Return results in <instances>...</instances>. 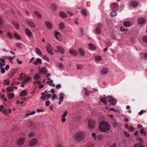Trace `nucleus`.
Listing matches in <instances>:
<instances>
[{"mask_svg":"<svg viewBox=\"0 0 147 147\" xmlns=\"http://www.w3.org/2000/svg\"><path fill=\"white\" fill-rule=\"evenodd\" d=\"M1 73L2 74H3L5 73V70L4 69V68L3 67H1Z\"/></svg>","mask_w":147,"mask_h":147,"instance_id":"obj_60","label":"nucleus"},{"mask_svg":"<svg viewBox=\"0 0 147 147\" xmlns=\"http://www.w3.org/2000/svg\"><path fill=\"white\" fill-rule=\"evenodd\" d=\"M99 128L100 131L103 132L109 131L110 128L109 124L105 121H101L99 125Z\"/></svg>","mask_w":147,"mask_h":147,"instance_id":"obj_2","label":"nucleus"},{"mask_svg":"<svg viewBox=\"0 0 147 147\" xmlns=\"http://www.w3.org/2000/svg\"><path fill=\"white\" fill-rule=\"evenodd\" d=\"M97 138L98 140L100 141L102 139V136L100 135H99L97 136Z\"/></svg>","mask_w":147,"mask_h":147,"instance_id":"obj_55","label":"nucleus"},{"mask_svg":"<svg viewBox=\"0 0 147 147\" xmlns=\"http://www.w3.org/2000/svg\"><path fill=\"white\" fill-rule=\"evenodd\" d=\"M123 25L126 27H129L131 26L130 23L128 21H125L123 23Z\"/></svg>","mask_w":147,"mask_h":147,"instance_id":"obj_23","label":"nucleus"},{"mask_svg":"<svg viewBox=\"0 0 147 147\" xmlns=\"http://www.w3.org/2000/svg\"><path fill=\"white\" fill-rule=\"evenodd\" d=\"M17 69H13L9 73V76L10 78L13 77L15 73L17 71Z\"/></svg>","mask_w":147,"mask_h":147,"instance_id":"obj_15","label":"nucleus"},{"mask_svg":"<svg viewBox=\"0 0 147 147\" xmlns=\"http://www.w3.org/2000/svg\"><path fill=\"white\" fill-rule=\"evenodd\" d=\"M56 98V95L55 94H53V95L52 96L51 98V99L53 100H54Z\"/></svg>","mask_w":147,"mask_h":147,"instance_id":"obj_63","label":"nucleus"},{"mask_svg":"<svg viewBox=\"0 0 147 147\" xmlns=\"http://www.w3.org/2000/svg\"><path fill=\"white\" fill-rule=\"evenodd\" d=\"M77 69H81L82 68V65L80 64H78L77 65Z\"/></svg>","mask_w":147,"mask_h":147,"instance_id":"obj_54","label":"nucleus"},{"mask_svg":"<svg viewBox=\"0 0 147 147\" xmlns=\"http://www.w3.org/2000/svg\"><path fill=\"white\" fill-rule=\"evenodd\" d=\"M45 24L47 28L50 30H51L53 28V26L51 23L49 21H46Z\"/></svg>","mask_w":147,"mask_h":147,"instance_id":"obj_11","label":"nucleus"},{"mask_svg":"<svg viewBox=\"0 0 147 147\" xmlns=\"http://www.w3.org/2000/svg\"><path fill=\"white\" fill-rule=\"evenodd\" d=\"M25 31L29 39L31 41H33L34 40V36L30 30L28 28H26L25 29Z\"/></svg>","mask_w":147,"mask_h":147,"instance_id":"obj_4","label":"nucleus"},{"mask_svg":"<svg viewBox=\"0 0 147 147\" xmlns=\"http://www.w3.org/2000/svg\"><path fill=\"white\" fill-rule=\"evenodd\" d=\"M42 64V61L41 59L40 58H38L33 63V65H35Z\"/></svg>","mask_w":147,"mask_h":147,"instance_id":"obj_14","label":"nucleus"},{"mask_svg":"<svg viewBox=\"0 0 147 147\" xmlns=\"http://www.w3.org/2000/svg\"><path fill=\"white\" fill-rule=\"evenodd\" d=\"M26 22L28 25L33 28H35L36 27L35 24L30 20H28Z\"/></svg>","mask_w":147,"mask_h":147,"instance_id":"obj_8","label":"nucleus"},{"mask_svg":"<svg viewBox=\"0 0 147 147\" xmlns=\"http://www.w3.org/2000/svg\"><path fill=\"white\" fill-rule=\"evenodd\" d=\"M36 51L37 54L40 56H41L43 54L42 53L41 51H40L39 49L38 48H36Z\"/></svg>","mask_w":147,"mask_h":147,"instance_id":"obj_26","label":"nucleus"},{"mask_svg":"<svg viewBox=\"0 0 147 147\" xmlns=\"http://www.w3.org/2000/svg\"><path fill=\"white\" fill-rule=\"evenodd\" d=\"M48 93H49V92L47 91V90H45L44 92H42L41 93L42 96L40 97V98H42V100H44L45 99V95Z\"/></svg>","mask_w":147,"mask_h":147,"instance_id":"obj_21","label":"nucleus"},{"mask_svg":"<svg viewBox=\"0 0 147 147\" xmlns=\"http://www.w3.org/2000/svg\"><path fill=\"white\" fill-rule=\"evenodd\" d=\"M0 111L2 112L3 113H7V110L6 109L4 108V106L1 105L0 106Z\"/></svg>","mask_w":147,"mask_h":147,"instance_id":"obj_25","label":"nucleus"},{"mask_svg":"<svg viewBox=\"0 0 147 147\" xmlns=\"http://www.w3.org/2000/svg\"><path fill=\"white\" fill-rule=\"evenodd\" d=\"M27 125L30 129H34L36 128V126L31 121H28L27 123Z\"/></svg>","mask_w":147,"mask_h":147,"instance_id":"obj_6","label":"nucleus"},{"mask_svg":"<svg viewBox=\"0 0 147 147\" xmlns=\"http://www.w3.org/2000/svg\"><path fill=\"white\" fill-rule=\"evenodd\" d=\"M95 60L97 61H99L101 60V57L100 56H95Z\"/></svg>","mask_w":147,"mask_h":147,"instance_id":"obj_45","label":"nucleus"},{"mask_svg":"<svg viewBox=\"0 0 147 147\" xmlns=\"http://www.w3.org/2000/svg\"><path fill=\"white\" fill-rule=\"evenodd\" d=\"M27 95V92L26 90H24L22 91L20 93V96H25Z\"/></svg>","mask_w":147,"mask_h":147,"instance_id":"obj_20","label":"nucleus"},{"mask_svg":"<svg viewBox=\"0 0 147 147\" xmlns=\"http://www.w3.org/2000/svg\"><path fill=\"white\" fill-rule=\"evenodd\" d=\"M7 35L8 36V37L11 39L13 38V36L11 33L9 32H8L7 33Z\"/></svg>","mask_w":147,"mask_h":147,"instance_id":"obj_47","label":"nucleus"},{"mask_svg":"<svg viewBox=\"0 0 147 147\" xmlns=\"http://www.w3.org/2000/svg\"><path fill=\"white\" fill-rule=\"evenodd\" d=\"M134 147H144V146L141 144L139 143L135 144Z\"/></svg>","mask_w":147,"mask_h":147,"instance_id":"obj_40","label":"nucleus"},{"mask_svg":"<svg viewBox=\"0 0 147 147\" xmlns=\"http://www.w3.org/2000/svg\"><path fill=\"white\" fill-rule=\"evenodd\" d=\"M80 31L81 33V34L83 36L84 34V30L82 28H81L80 29Z\"/></svg>","mask_w":147,"mask_h":147,"instance_id":"obj_58","label":"nucleus"},{"mask_svg":"<svg viewBox=\"0 0 147 147\" xmlns=\"http://www.w3.org/2000/svg\"><path fill=\"white\" fill-rule=\"evenodd\" d=\"M145 112V111L142 110L139 112V114L140 115H141Z\"/></svg>","mask_w":147,"mask_h":147,"instance_id":"obj_62","label":"nucleus"},{"mask_svg":"<svg viewBox=\"0 0 147 147\" xmlns=\"http://www.w3.org/2000/svg\"><path fill=\"white\" fill-rule=\"evenodd\" d=\"M23 75V73H22L20 75V78H19V80H22L24 78H25V75H24V77H23L22 76Z\"/></svg>","mask_w":147,"mask_h":147,"instance_id":"obj_53","label":"nucleus"},{"mask_svg":"<svg viewBox=\"0 0 147 147\" xmlns=\"http://www.w3.org/2000/svg\"><path fill=\"white\" fill-rule=\"evenodd\" d=\"M88 125L90 128L92 129L95 126V122L94 120H90L88 121Z\"/></svg>","mask_w":147,"mask_h":147,"instance_id":"obj_7","label":"nucleus"},{"mask_svg":"<svg viewBox=\"0 0 147 147\" xmlns=\"http://www.w3.org/2000/svg\"><path fill=\"white\" fill-rule=\"evenodd\" d=\"M131 5L134 7H136L138 6V4L136 1H132L131 3Z\"/></svg>","mask_w":147,"mask_h":147,"instance_id":"obj_28","label":"nucleus"},{"mask_svg":"<svg viewBox=\"0 0 147 147\" xmlns=\"http://www.w3.org/2000/svg\"><path fill=\"white\" fill-rule=\"evenodd\" d=\"M40 74H45L47 72V71L44 67H42L40 70Z\"/></svg>","mask_w":147,"mask_h":147,"instance_id":"obj_27","label":"nucleus"},{"mask_svg":"<svg viewBox=\"0 0 147 147\" xmlns=\"http://www.w3.org/2000/svg\"><path fill=\"white\" fill-rule=\"evenodd\" d=\"M40 78L39 74H36L34 76V79L35 80H38Z\"/></svg>","mask_w":147,"mask_h":147,"instance_id":"obj_37","label":"nucleus"},{"mask_svg":"<svg viewBox=\"0 0 147 147\" xmlns=\"http://www.w3.org/2000/svg\"><path fill=\"white\" fill-rule=\"evenodd\" d=\"M145 22V19L143 18H140L138 20V23L140 24H144Z\"/></svg>","mask_w":147,"mask_h":147,"instance_id":"obj_19","label":"nucleus"},{"mask_svg":"<svg viewBox=\"0 0 147 147\" xmlns=\"http://www.w3.org/2000/svg\"><path fill=\"white\" fill-rule=\"evenodd\" d=\"M112 5L113 6V8L115 9H118L119 7V4L117 3H112Z\"/></svg>","mask_w":147,"mask_h":147,"instance_id":"obj_36","label":"nucleus"},{"mask_svg":"<svg viewBox=\"0 0 147 147\" xmlns=\"http://www.w3.org/2000/svg\"><path fill=\"white\" fill-rule=\"evenodd\" d=\"M143 39L144 42L147 43V36H143Z\"/></svg>","mask_w":147,"mask_h":147,"instance_id":"obj_52","label":"nucleus"},{"mask_svg":"<svg viewBox=\"0 0 147 147\" xmlns=\"http://www.w3.org/2000/svg\"><path fill=\"white\" fill-rule=\"evenodd\" d=\"M108 71V70L107 68L104 67L101 70L100 73L102 75H105L107 73Z\"/></svg>","mask_w":147,"mask_h":147,"instance_id":"obj_16","label":"nucleus"},{"mask_svg":"<svg viewBox=\"0 0 147 147\" xmlns=\"http://www.w3.org/2000/svg\"><path fill=\"white\" fill-rule=\"evenodd\" d=\"M43 58L44 59H45V60L48 61H49V59L47 57V56H43Z\"/></svg>","mask_w":147,"mask_h":147,"instance_id":"obj_64","label":"nucleus"},{"mask_svg":"<svg viewBox=\"0 0 147 147\" xmlns=\"http://www.w3.org/2000/svg\"><path fill=\"white\" fill-rule=\"evenodd\" d=\"M14 95V94L13 93H9L8 94L7 96L9 99H10L13 97Z\"/></svg>","mask_w":147,"mask_h":147,"instance_id":"obj_35","label":"nucleus"},{"mask_svg":"<svg viewBox=\"0 0 147 147\" xmlns=\"http://www.w3.org/2000/svg\"><path fill=\"white\" fill-rule=\"evenodd\" d=\"M88 46L90 49L94 50L96 49V47L94 45L91 43L89 44Z\"/></svg>","mask_w":147,"mask_h":147,"instance_id":"obj_29","label":"nucleus"},{"mask_svg":"<svg viewBox=\"0 0 147 147\" xmlns=\"http://www.w3.org/2000/svg\"><path fill=\"white\" fill-rule=\"evenodd\" d=\"M67 114L68 112L67 111H65L64 112L62 116V119H61V121L62 122H65L66 120V118H65V117L67 116Z\"/></svg>","mask_w":147,"mask_h":147,"instance_id":"obj_13","label":"nucleus"},{"mask_svg":"<svg viewBox=\"0 0 147 147\" xmlns=\"http://www.w3.org/2000/svg\"><path fill=\"white\" fill-rule=\"evenodd\" d=\"M35 113V112L34 111H32L31 113H29L27 114L26 115L25 117H27L28 116L30 115H32L34 114Z\"/></svg>","mask_w":147,"mask_h":147,"instance_id":"obj_42","label":"nucleus"},{"mask_svg":"<svg viewBox=\"0 0 147 147\" xmlns=\"http://www.w3.org/2000/svg\"><path fill=\"white\" fill-rule=\"evenodd\" d=\"M120 30L122 32L126 31L127 30V29H125L122 27H120Z\"/></svg>","mask_w":147,"mask_h":147,"instance_id":"obj_61","label":"nucleus"},{"mask_svg":"<svg viewBox=\"0 0 147 147\" xmlns=\"http://www.w3.org/2000/svg\"><path fill=\"white\" fill-rule=\"evenodd\" d=\"M85 136V134L84 132L80 131L75 134L74 139L77 141H81L84 139Z\"/></svg>","mask_w":147,"mask_h":147,"instance_id":"obj_3","label":"nucleus"},{"mask_svg":"<svg viewBox=\"0 0 147 147\" xmlns=\"http://www.w3.org/2000/svg\"><path fill=\"white\" fill-rule=\"evenodd\" d=\"M17 39H20V37H19V36L18 35V34L15 33L13 35Z\"/></svg>","mask_w":147,"mask_h":147,"instance_id":"obj_50","label":"nucleus"},{"mask_svg":"<svg viewBox=\"0 0 147 147\" xmlns=\"http://www.w3.org/2000/svg\"><path fill=\"white\" fill-rule=\"evenodd\" d=\"M46 49L47 51L50 55H53L54 53L53 52V49L52 48L46 46Z\"/></svg>","mask_w":147,"mask_h":147,"instance_id":"obj_12","label":"nucleus"},{"mask_svg":"<svg viewBox=\"0 0 147 147\" xmlns=\"http://www.w3.org/2000/svg\"><path fill=\"white\" fill-rule=\"evenodd\" d=\"M4 82H5V83H4L3 84H6L7 85H9L10 84V82L9 81H8V82L7 81V80H4Z\"/></svg>","mask_w":147,"mask_h":147,"instance_id":"obj_57","label":"nucleus"},{"mask_svg":"<svg viewBox=\"0 0 147 147\" xmlns=\"http://www.w3.org/2000/svg\"><path fill=\"white\" fill-rule=\"evenodd\" d=\"M55 35L56 38L58 40H60L59 39V38L57 37L58 36H59L61 35L60 33L59 32L56 31H55Z\"/></svg>","mask_w":147,"mask_h":147,"instance_id":"obj_31","label":"nucleus"},{"mask_svg":"<svg viewBox=\"0 0 147 147\" xmlns=\"http://www.w3.org/2000/svg\"><path fill=\"white\" fill-rule=\"evenodd\" d=\"M64 24L63 22H60L59 24V29L61 30L63 29L64 28Z\"/></svg>","mask_w":147,"mask_h":147,"instance_id":"obj_33","label":"nucleus"},{"mask_svg":"<svg viewBox=\"0 0 147 147\" xmlns=\"http://www.w3.org/2000/svg\"><path fill=\"white\" fill-rule=\"evenodd\" d=\"M60 16L63 18H65L67 17L66 14L63 11H60L59 12Z\"/></svg>","mask_w":147,"mask_h":147,"instance_id":"obj_22","label":"nucleus"},{"mask_svg":"<svg viewBox=\"0 0 147 147\" xmlns=\"http://www.w3.org/2000/svg\"><path fill=\"white\" fill-rule=\"evenodd\" d=\"M60 96L59 98V100L63 101V96L64 95V94L63 93H60L59 94Z\"/></svg>","mask_w":147,"mask_h":147,"instance_id":"obj_30","label":"nucleus"},{"mask_svg":"<svg viewBox=\"0 0 147 147\" xmlns=\"http://www.w3.org/2000/svg\"><path fill=\"white\" fill-rule=\"evenodd\" d=\"M78 51L79 54L81 56H83L85 55V53L82 49L81 48L79 49Z\"/></svg>","mask_w":147,"mask_h":147,"instance_id":"obj_24","label":"nucleus"},{"mask_svg":"<svg viewBox=\"0 0 147 147\" xmlns=\"http://www.w3.org/2000/svg\"><path fill=\"white\" fill-rule=\"evenodd\" d=\"M6 110H7V113H4L5 114H7L8 113H9L11 112V110L10 109H6Z\"/></svg>","mask_w":147,"mask_h":147,"instance_id":"obj_56","label":"nucleus"},{"mask_svg":"<svg viewBox=\"0 0 147 147\" xmlns=\"http://www.w3.org/2000/svg\"><path fill=\"white\" fill-rule=\"evenodd\" d=\"M117 14V13L115 11H113L111 12V16L115 17L116 16Z\"/></svg>","mask_w":147,"mask_h":147,"instance_id":"obj_44","label":"nucleus"},{"mask_svg":"<svg viewBox=\"0 0 147 147\" xmlns=\"http://www.w3.org/2000/svg\"><path fill=\"white\" fill-rule=\"evenodd\" d=\"M69 52L70 54L75 56H77L78 54L77 52L75 50L72 49H70L69 50Z\"/></svg>","mask_w":147,"mask_h":147,"instance_id":"obj_17","label":"nucleus"},{"mask_svg":"<svg viewBox=\"0 0 147 147\" xmlns=\"http://www.w3.org/2000/svg\"><path fill=\"white\" fill-rule=\"evenodd\" d=\"M51 7L52 9L54 11H56L57 10V5L54 4H52Z\"/></svg>","mask_w":147,"mask_h":147,"instance_id":"obj_34","label":"nucleus"},{"mask_svg":"<svg viewBox=\"0 0 147 147\" xmlns=\"http://www.w3.org/2000/svg\"><path fill=\"white\" fill-rule=\"evenodd\" d=\"M35 135V133L33 132H31L28 135V137H34Z\"/></svg>","mask_w":147,"mask_h":147,"instance_id":"obj_48","label":"nucleus"},{"mask_svg":"<svg viewBox=\"0 0 147 147\" xmlns=\"http://www.w3.org/2000/svg\"><path fill=\"white\" fill-rule=\"evenodd\" d=\"M29 78L28 77H27L24 80V84L29 82Z\"/></svg>","mask_w":147,"mask_h":147,"instance_id":"obj_46","label":"nucleus"},{"mask_svg":"<svg viewBox=\"0 0 147 147\" xmlns=\"http://www.w3.org/2000/svg\"><path fill=\"white\" fill-rule=\"evenodd\" d=\"M51 94H45V98L46 97V99H47L48 98H50V97L51 96Z\"/></svg>","mask_w":147,"mask_h":147,"instance_id":"obj_51","label":"nucleus"},{"mask_svg":"<svg viewBox=\"0 0 147 147\" xmlns=\"http://www.w3.org/2000/svg\"><path fill=\"white\" fill-rule=\"evenodd\" d=\"M24 139L23 138H21L18 140L17 144L18 145H21L24 143Z\"/></svg>","mask_w":147,"mask_h":147,"instance_id":"obj_18","label":"nucleus"},{"mask_svg":"<svg viewBox=\"0 0 147 147\" xmlns=\"http://www.w3.org/2000/svg\"><path fill=\"white\" fill-rule=\"evenodd\" d=\"M13 24L15 28L17 29H19V26L18 23L15 22H13Z\"/></svg>","mask_w":147,"mask_h":147,"instance_id":"obj_39","label":"nucleus"},{"mask_svg":"<svg viewBox=\"0 0 147 147\" xmlns=\"http://www.w3.org/2000/svg\"><path fill=\"white\" fill-rule=\"evenodd\" d=\"M57 49L58 51L60 53L63 54L65 52L64 49L61 46H57Z\"/></svg>","mask_w":147,"mask_h":147,"instance_id":"obj_10","label":"nucleus"},{"mask_svg":"<svg viewBox=\"0 0 147 147\" xmlns=\"http://www.w3.org/2000/svg\"><path fill=\"white\" fill-rule=\"evenodd\" d=\"M38 142L37 139L34 138L32 139L30 142L29 145L30 146H35Z\"/></svg>","mask_w":147,"mask_h":147,"instance_id":"obj_9","label":"nucleus"},{"mask_svg":"<svg viewBox=\"0 0 147 147\" xmlns=\"http://www.w3.org/2000/svg\"><path fill=\"white\" fill-rule=\"evenodd\" d=\"M82 14L85 16H87V12L84 10V9H82Z\"/></svg>","mask_w":147,"mask_h":147,"instance_id":"obj_49","label":"nucleus"},{"mask_svg":"<svg viewBox=\"0 0 147 147\" xmlns=\"http://www.w3.org/2000/svg\"><path fill=\"white\" fill-rule=\"evenodd\" d=\"M34 13L35 15L39 18H41L42 17V16L40 13L37 11H34Z\"/></svg>","mask_w":147,"mask_h":147,"instance_id":"obj_38","label":"nucleus"},{"mask_svg":"<svg viewBox=\"0 0 147 147\" xmlns=\"http://www.w3.org/2000/svg\"><path fill=\"white\" fill-rule=\"evenodd\" d=\"M96 134L95 133L93 132L91 134V136L94 138V140H95L96 138Z\"/></svg>","mask_w":147,"mask_h":147,"instance_id":"obj_59","label":"nucleus"},{"mask_svg":"<svg viewBox=\"0 0 147 147\" xmlns=\"http://www.w3.org/2000/svg\"><path fill=\"white\" fill-rule=\"evenodd\" d=\"M144 128L143 127L140 129V133L144 135H146V132L144 130Z\"/></svg>","mask_w":147,"mask_h":147,"instance_id":"obj_32","label":"nucleus"},{"mask_svg":"<svg viewBox=\"0 0 147 147\" xmlns=\"http://www.w3.org/2000/svg\"><path fill=\"white\" fill-rule=\"evenodd\" d=\"M7 90L8 92H11L13 91V89L11 86H10L7 88Z\"/></svg>","mask_w":147,"mask_h":147,"instance_id":"obj_41","label":"nucleus"},{"mask_svg":"<svg viewBox=\"0 0 147 147\" xmlns=\"http://www.w3.org/2000/svg\"><path fill=\"white\" fill-rule=\"evenodd\" d=\"M16 46L19 48L22 47V46L23 45V44L20 42H16Z\"/></svg>","mask_w":147,"mask_h":147,"instance_id":"obj_43","label":"nucleus"},{"mask_svg":"<svg viewBox=\"0 0 147 147\" xmlns=\"http://www.w3.org/2000/svg\"><path fill=\"white\" fill-rule=\"evenodd\" d=\"M102 26V25L99 23L98 24L97 26L95 28V33L96 34L100 35L101 33V28Z\"/></svg>","mask_w":147,"mask_h":147,"instance_id":"obj_5","label":"nucleus"},{"mask_svg":"<svg viewBox=\"0 0 147 147\" xmlns=\"http://www.w3.org/2000/svg\"><path fill=\"white\" fill-rule=\"evenodd\" d=\"M104 97L100 96V101L105 105H115L117 102V100L113 98L111 96H106L105 95H103Z\"/></svg>","mask_w":147,"mask_h":147,"instance_id":"obj_1","label":"nucleus"}]
</instances>
